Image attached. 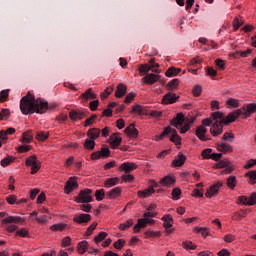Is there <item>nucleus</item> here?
Listing matches in <instances>:
<instances>
[{
  "label": "nucleus",
  "instance_id": "1",
  "mask_svg": "<svg viewBox=\"0 0 256 256\" xmlns=\"http://www.w3.org/2000/svg\"><path fill=\"white\" fill-rule=\"evenodd\" d=\"M253 113H256V103L245 104L243 107L229 113L226 117L223 112L217 111L212 113L210 118L202 120V127H211V135L217 137L223 133V125L235 123L239 117H241V119H249ZM217 119H221V121H217ZM213 121H215V123L211 126Z\"/></svg>",
  "mask_w": 256,
  "mask_h": 256
},
{
  "label": "nucleus",
  "instance_id": "2",
  "mask_svg": "<svg viewBox=\"0 0 256 256\" xmlns=\"http://www.w3.org/2000/svg\"><path fill=\"white\" fill-rule=\"evenodd\" d=\"M49 110V102L43 98L35 99V95L29 92L20 100V111L22 115H33V113H46Z\"/></svg>",
  "mask_w": 256,
  "mask_h": 256
},
{
  "label": "nucleus",
  "instance_id": "3",
  "mask_svg": "<svg viewBox=\"0 0 256 256\" xmlns=\"http://www.w3.org/2000/svg\"><path fill=\"white\" fill-rule=\"evenodd\" d=\"M184 123H188L189 125L195 123V117L189 116L185 118V115H183V113H178L176 117L171 120L170 125H172V127H175L176 129H179V127H183Z\"/></svg>",
  "mask_w": 256,
  "mask_h": 256
},
{
  "label": "nucleus",
  "instance_id": "4",
  "mask_svg": "<svg viewBox=\"0 0 256 256\" xmlns=\"http://www.w3.org/2000/svg\"><path fill=\"white\" fill-rule=\"evenodd\" d=\"M22 219L19 216H8L2 220L3 225L6 226V231L9 233H15L17 231V223H21Z\"/></svg>",
  "mask_w": 256,
  "mask_h": 256
},
{
  "label": "nucleus",
  "instance_id": "5",
  "mask_svg": "<svg viewBox=\"0 0 256 256\" xmlns=\"http://www.w3.org/2000/svg\"><path fill=\"white\" fill-rule=\"evenodd\" d=\"M76 203H91L93 202V190L86 188L79 192L75 197Z\"/></svg>",
  "mask_w": 256,
  "mask_h": 256
},
{
  "label": "nucleus",
  "instance_id": "6",
  "mask_svg": "<svg viewBox=\"0 0 256 256\" xmlns=\"http://www.w3.org/2000/svg\"><path fill=\"white\" fill-rule=\"evenodd\" d=\"M169 133H172L170 141H172V143H175L176 145H181V136L177 135V130L171 128V126L165 128V130L160 135V139H163V137L169 135Z\"/></svg>",
  "mask_w": 256,
  "mask_h": 256
},
{
  "label": "nucleus",
  "instance_id": "7",
  "mask_svg": "<svg viewBox=\"0 0 256 256\" xmlns=\"http://www.w3.org/2000/svg\"><path fill=\"white\" fill-rule=\"evenodd\" d=\"M26 166L31 167V175H35L41 169V161L37 159L36 155H32L26 159Z\"/></svg>",
  "mask_w": 256,
  "mask_h": 256
},
{
  "label": "nucleus",
  "instance_id": "8",
  "mask_svg": "<svg viewBox=\"0 0 256 256\" xmlns=\"http://www.w3.org/2000/svg\"><path fill=\"white\" fill-rule=\"evenodd\" d=\"M216 168L217 169H224L223 170L224 175H229V173H233V171H235V168L233 167V164H231V162H229L228 160H220L216 164Z\"/></svg>",
  "mask_w": 256,
  "mask_h": 256
},
{
  "label": "nucleus",
  "instance_id": "9",
  "mask_svg": "<svg viewBox=\"0 0 256 256\" xmlns=\"http://www.w3.org/2000/svg\"><path fill=\"white\" fill-rule=\"evenodd\" d=\"M155 223V220L151 218H140L138 219V223L134 226V233H139L141 229H145L147 225H153Z\"/></svg>",
  "mask_w": 256,
  "mask_h": 256
},
{
  "label": "nucleus",
  "instance_id": "10",
  "mask_svg": "<svg viewBox=\"0 0 256 256\" xmlns=\"http://www.w3.org/2000/svg\"><path fill=\"white\" fill-rule=\"evenodd\" d=\"M109 155H111V150H109V147H102L100 151H96L91 154V159H101V157L107 159Z\"/></svg>",
  "mask_w": 256,
  "mask_h": 256
},
{
  "label": "nucleus",
  "instance_id": "11",
  "mask_svg": "<svg viewBox=\"0 0 256 256\" xmlns=\"http://www.w3.org/2000/svg\"><path fill=\"white\" fill-rule=\"evenodd\" d=\"M177 99H179V96H177V94L168 92L167 94H165L163 96L162 104L163 105H173V103H177Z\"/></svg>",
  "mask_w": 256,
  "mask_h": 256
},
{
  "label": "nucleus",
  "instance_id": "12",
  "mask_svg": "<svg viewBox=\"0 0 256 256\" xmlns=\"http://www.w3.org/2000/svg\"><path fill=\"white\" fill-rule=\"evenodd\" d=\"M223 187V183L221 182H217L216 184L210 186V188L207 190V192L205 193V196L208 199H211V197H213L214 195H217V193H219V189Z\"/></svg>",
  "mask_w": 256,
  "mask_h": 256
},
{
  "label": "nucleus",
  "instance_id": "13",
  "mask_svg": "<svg viewBox=\"0 0 256 256\" xmlns=\"http://www.w3.org/2000/svg\"><path fill=\"white\" fill-rule=\"evenodd\" d=\"M79 187V184H77V181L75 178L71 177L69 180L66 182V185L64 187V191L66 195H69V193H72L74 189H77Z\"/></svg>",
  "mask_w": 256,
  "mask_h": 256
},
{
  "label": "nucleus",
  "instance_id": "14",
  "mask_svg": "<svg viewBox=\"0 0 256 256\" xmlns=\"http://www.w3.org/2000/svg\"><path fill=\"white\" fill-rule=\"evenodd\" d=\"M74 223H78L79 225H82L83 223H89L91 221V214H79L75 215L73 218Z\"/></svg>",
  "mask_w": 256,
  "mask_h": 256
},
{
  "label": "nucleus",
  "instance_id": "15",
  "mask_svg": "<svg viewBox=\"0 0 256 256\" xmlns=\"http://www.w3.org/2000/svg\"><path fill=\"white\" fill-rule=\"evenodd\" d=\"M160 79H161V75L150 73L143 78V81L147 85H154V83H157V81H159Z\"/></svg>",
  "mask_w": 256,
  "mask_h": 256
},
{
  "label": "nucleus",
  "instance_id": "16",
  "mask_svg": "<svg viewBox=\"0 0 256 256\" xmlns=\"http://www.w3.org/2000/svg\"><path fill=\"white\" fill-rule=\"evenodd\" d=\"M121 141H123V139L118 136L117 133H114L110 136L108 143H110L113 149H116V147H119L121 145Z\"/></svg>",
  "mask_w": 256,
  "mask_h": 256
},
{
  "label": "nucleus",
  "instance_id": "17",
  "mask_svg": "<svg viewBox=\"0 0 256 256\" xmlns=\"http://www.w3.org/2000/svg\"><path fill=\"white\" fill-rule=\"evenodd\" d=\"M137 167L139 166L133 162H124L120 165V170L125 171V173H131V171H135Z\"/></svg>",
  "mask_w": 256,
  "mask_h": 256
},
{
  "label": "nucleus",
  "instance_id": "18",
  "mask_svg": "<svg viewBox=\"0 0 256 256\" xmlns=\"http://www.w3.org/2000/svg\"><path fill=\"white\" fill-rule=\"evenodd\" d=\"M207 134V128L205 126H198L196 128L195 135L200 139V141H209V138L205 137Z\"/></svg>",
  "mask_w": 256,
  "mask_h": 256
},
{
  "label": "nucleus",
  "instance_id": "19",
  "mask_svg": "<svg viewBox=\"0 0 256 256\" xmlns=\"http://www.w3.org/2000/svg\"><path fill=\"white\" fill-rule=\"evenodd\" d=\"M127 93V85L120 83L117 85L116 91H115V97L118 99H121V97H125Z\"/></svg>",
  "mask_w": 256,
  "mask_h": 256
},
{
  "label": "nucleus",
  "instance_id": "20",
  "mask_svg": "<svg viewBox=\"0 0 256 256\" xmlns=\"http://www.w3.org/2000/svg\"><path fill=\"white\" fill-rule=\"evenodd\" d=\"M122 191L123 189L121 187L113 188L106 193V197L108 199H117V197L121 195Z\"/></svg>",
  "mask_w": 256,
  "mask_h": 256
},
{
  "label": "nucleus",
  "instance_id": "21",
  "mask_svg": "<svg viewBox=\"0 0 256 256\" xmlns=\"http://www.w3.org/2000/svg\"><path fill=\"white\" fill-rule=\"evenodd\" d=\"M69 117L72 121H80L81 119H85V113L77 110H72L69 113Z\"/></svg>",
  "mask_w": 256,
  "mask_h": 256
},
{
  "label": "nucleus",
  "instance_id": "22",
  "mask_svg": "<svg viewBox=\"0 0 256 256\" xmlns=\"http://www.w3.org/2000/svg\"><path fill=\"white\" fill-rule=\"evenodd\" d=\"M153 193H155V188L150 186L145 190L138 191V197H142V199H147V197H151Z\"/></svg>",
  "mask_w": 256,
  "mask_h": 256
},
{
  "label": "nucleus",
  "instance_id": "23",
  "mask_svg": "<svg viewBox=\"0 0 256 256\" xmlns=\"http://www.w3.org/2000/svg\"><path fill=\"white\" fill-rule=\"evenodd\" d=\"M187 157L183 154H178L177 158L172 161L173 167H183L185 165Z\"/></svg>",
  "mask_w": 256,
  "mask_h": 256
},
{
  "label": "nucleus",
  "instance_id": "24",
  "mask_svg": "<svg viewBox=\"0 0 256 256\" xmlns=\"http://www.w3.org/2000/svg\"><path fill=\"white\" fill-rule=\"evenodd\" d=\"M218 151L222 153H231L233 152V147L227 143H218L217 144Z\"/></svg>",
  "mask_w": 256,
  "mask_h": 256
},
{
  "label": "nucleus",
  "instance_id": "25",
  "mask_svg": "<svg viewBox=\"0 0 256 256\" xmlns=\"http://www.w3.org/2000/svg\"><path fill=\"white\" fill-rule=\"evenodd\" d=\"M162 221H164L163 227H165V229H171L173 227V217L171 214L163 216Z\"/></svg>",
  "mask_w": 256,
  "mask_h": 256
},
{
  "label": "nucleus",
  "instance_id": "26",
  "mask_svg": "<svg viewBox=\"0 0 256 256\" xmlns=\"http://www.w3.org/2000/svg\"><path fill=\"white\" fill-rule=\"evenodd\" d=\"M125 133L127 135H129V137H138L139 135V130H137V128H135V125L131 124L130 126H128L126 129H125Z\"/></svg>",
  "mask_w": 256,
  "mask_h": 256
},
{
  "label": "nucleus",
  "instance_id": "27",
  "mask_svg": "<svg viewBox=\"0 0 256 256\" xmlns=\"http://www.w3.org/2000/svg\"><path fill=\"white\" fill-rule=\"evenodd\" d=\"M87 135L90 139L95 141V139H99V136L101 135V130L98 128H91L88 130Z\"/></svg>",
  "mask_w": 256,
  "mask_h": 256
},
{
  "label": "nucleus",
  "instance_id": "28",
  "mask_svg": "<svg viewBox=\"0 0 256 256\" xmlns=\"http://www.w3.org/2000/svg\"><path fill=\"white\" fill-rule=\"evenodd\" d=\"M81 99H84V101H89V99H97V95L93 93V89L90 88L81 94Z\"/></svg>",
  "mask_w": 256,
  "mask_h": 256
},
{
  "label": "nucleus",
  "instance_id": "29",
  "mask_svg": "<svg viewBox=\"0 0 256 256\" xmlns=\"http://www.w3.org/2000/svg\"><path fill=\"white\" fill-rule=\"evenodd\" d=\"M105 187L108 189L111 187H115V185H119V177H114V178H108L104 182Z\"/></svg>",
  "mask_w": 256,
  "mask_h": 256
},
{
  "label": "nucleus",
  "instance_id": "30",
  "mask_svg": "<svg viewBox=\"0 0 256 256\" xmlns=\"http://www.w3.org/2000/svg\"><path fill=\"white\" fill-rule=\"evenodd\" d=\"M173 183H175V179L173 178V176H165L160 180V184L163 187H169V185H173Z\"/></svg>",
  "mask_w": 256,
  "mask_h": 256
},
{
  "label": "nucleus",
  "instance_id": "31",
  "mask_svg": "<svg viewBox=\"0 0 256 256\" xmlns=\"http://www.w3.org/2000/svg\"><path fill=\"white\" fill-rule=\"evenodd\" d=\"M89 243L85 240L81 241L78 243V253H80V255H83L85 253H87V247H88Z\"/></svg>",
  "mask_w": 256,
  "mask_h": 256
},
{
  "label": "nucleus",
  "instance_id": "32",
  "mask_svg": "<svg viewBox=\"0 0 256 256\" xmlns=\"http://www.w3.org/2000/svg\"><path fill=\"white\" fill-rule=\"evenodd\" d=\"M177 87H179V79H177V78L171 80V81L168 82V84L166 85V89H167L168 91H174V89H177Z\"/></svg>",
  "mask_w": 256,
  "mask_h": 256
},
{
  "label": "nucleus",
  "instance_id": "33",
  "mask_svg": "<svg viewBox=\"0 0 256 256\" xmlns=\"http://www.w3.org/2000/svg\"><path fill=\"white\" fill-rule=\"evenodd\" d=\"M226 184L229 189H235V187H237V177L229 176L227 178Z\"/></svg>",
  "mask_w": 256,
  "mask_h": 256
},
{
  "label": "nucleus",
  "instance_id": "34",
  "mask_svg": "<svg viewBox=\"0 0 256 256\" xmlns=\"http://www.w3.org/2000/svg\"><path fill=\"white\" fill-rule=\"evenodd\" d=\"M252 52L253 50L251 49H247L246 51H236L233 53V57H235V59H238V57H249Z\"/></svg>",
  "mask_w": 256,
  "mask_h": 256
},
{
  "label": "nucleus",
  "instance_id": "35",
  "mask_svg": "<svg viewBox=\"0 0 256 256\" xmlns=\"http://www.w3.org/2000/svg\"><path fill=\"white\" fill-rule=\"evenodd\" d=\"M181 71V68H175V67H170L165 75L166 77H175L176 75H179V72Z\"/></svg>",
  "mask_w": 256,
  "mask_h": 256
},
{
  "label": "nucleus",
  "instance_id": "36",
  "mask_svg": "<svg viewBox=\"0 0 256 256\" xmlns=\"http://www.w3.org/2000/svg\"><path fill=\"white\" fill-rule=\"evenodd\" d=\"M247 217V212L246 210H241L240 212H236L233 216L232 219L234 221H241V219H245Z\"/></svg>",
  "mask_w": 256,
  "mask_h": 256
},
{
  "label": "nucleus",
  "instance_id": "37",
  "mask_svg": "<svg viewBox=\"0 0 256 256\" xmlns=\"http://www.w3.org/2000/svg\"><path fill=\"white\" fill-rule=\"evenodd\" d=\"M85 149H88V151H93L95 149V140L92 139H86L84 142Z\"/></svg>",
  "mask_w": 256,
  "mask_h": 256
},
{
  "label": "nucleus",
  "instance_id": "38",
  "mask_svg": "<svg viewBox=\"0 0 256 256\" xmlns=\"http://www.w3.org/2000/svg\"><path fill=\"white\" fill-rule=\"evenodd\" d=\"M182 247H184V249H186L187 251H195V249H197V245L193 244V242L191 241H184L182 243Z\"/></svg>",
  "mask_w": 256,
  "mask_h": 256
},
{
  "label": "nucleus",
  "instance_id": "39",
  "mask_svg": "<svg viewBox=\"0 0 256 256\" xmlns=\"http://www.w3.org/2000/svg\"><path fill=\"white\" fill-rule=\"evenodd\" d=\"M31 141H33V134H31V131L24 132L22 143H31Z\"/></svg>",
  "mask_w": 256,
  "mask_h": 256
},
{
  "label": "nucleus",
  "instance_id": "40",
  "mask_svg": "<svg viewBox=\"0 0 256 256\" xmlns=\"http://www.w3.org/2000/svg\"><path fill=\"white\" fill-rule=\"evenodd\" d=\"M226 105H228V107H233L234 109H237V107H239V100L235 98H228L226 101Z\"/></svg>",
  "mask_w": 256,
  "mask_h": 256
},
{
  "label": "nucleus",
  "instance_id": "41",
  "mask_svg": "<svg viewBox=\"0 0 256 256\" xmlns=\"http://www.w3.org/2000/svg\"><path fill=\"white\" fill-rule=\"evenodd\" d=\"M36 139L38 141H47L49 139V132H37Z\"/></svg>",
  "mask_w": 256,
  "mask_h": 256
},
{
  "label": "nucleus",
  "instance_id": "42",
  "mask_svg": "<svg viewBox=\"0 0 256 256\" xmlns=\"http://www.w3.org/2000/svg\"><path fill=\"white\" fill-rule=\"evenodd\" d=\"M233 139H235V135L231 132H225L223 134L222 140L228 141L229 143H233Z\"/></svg>",
  "mask_w": 256,
  "mask_h": 256
},
{
  "label": "nucleus",
  "instance_id": "43",
  "mask_svg": "<svg viewBox=\"0 0 256 256\" xmlns=\"http://www.w3.org/2000/svg\"><path fill=\"white\" fill-rule=\"evenodd\" d=\"M246 177H249L251 185H255L256 183V171H249L246 173Z\"/></svg>",
  "mask_w": 256,
  "mask_h": 256
},
{
  "label": "nucleus",
  "instance_id": "44",
  "mask_svg": "<svg viewBox=\"0 0 256 256\" xmlns=\"http://www.w3.org/2000/svg\"><path fill=\"white\" fill-rule=\"evenodd\" d=\"M129 227H133V219H129L125 223L119 225V229H121V231H125V229H129Z\"/></svg>",
  "mask_w": 256,
  "mask_h": 256
},
{
  "label": "nucleus",
  "instance_id": "45",
  "mask_svg": "<svg viewBox=\"0 0 256 256\" xmlns=\"http://www.w3.org/2000/svg\"><path fill=\"white\" fill-rule=\"evenodd\" d=\"M95 197H96V200L103 201V199H105V190L104 189L96 190Z\"/></svg>",
  "mask_w": 256,
  "mask_h": 256
},
{
  "label": "nucleus",
  "instance_id": "46",
  "mask_svg": "<svg viewBox=\"0 0 256 256\" xmlns=\"http://www.w3.org/2000/svg\"><path fill=\"white\" fill-rule=\"evenodd\" d=\"M9 91H10L9 89H6L0 92L1 103H4V101H7V99H9Z\"/></svg>",
  "mask_w": 256,
  "mask_h": 256
},
{
  "label": "nucleus",
  "instance_id": "47",
  "mask_svg": "<svg viewBox=\"0 0 256 256\" xmlns=\"http://www.w3.org/2000/svg\"><path fill=\"white\" fill-rule=\"evenodd\" d=\"M67 227V224H53L50 229L51 231H63Z\"/></svg>",
  "mask_w": 256,
  "mask_h": 256
},
{
  "label": "nucleus",
  "instance_id": "48",
  "mask_svg": "<svg viewBox=\"0 0 256 256\" xmlns=\"http://www.w3.org/2000/svg\"><path fill=\"white\" fill-rule=\"evenodd\" d=\"M195 233H201L202 237H207L209 235V231H207V228L203 227H196L194 228Z\"/></svg>",
  "mask_w": 256,
  "mask_h": 256
},
{
  "label": "nucleus",
  "instance_id": "49",
  "mask_svg": "<svg viewBox=\"0 0 256 256\" xmlns=\"http://www.w3.org/2000/svg\"><path fill=\"white\" fill-rule=\"evenodd\" d=\"M202 91H203V88H201V86L195 85L192 89V94L194 95V97H199Z\"/></svg>",
  "mask_w": 256,
  "mask_h": 256
},
{
  "label": "nucleus",
  "instance_id": "50",
  "mask_svg": "<svg viewBox=\"0 0 256 256\" xmlns=\"http://www.w3.org/2000/svg\"><path fill=\"white\" fill-rule=\"evenodd\" d=\"M249 207L256 205V192H253L246 203Z\"/></svg>",
  "mask_w": 256,
  "mask_h": 256
},
{
  "label": "nucleus",
  "instance_id": "51",
  "mask_svg": "<svg viewBox=\"0 0 256 256\" xmlns=\"http://www.w3.org/2000/svg\"><path fill=\"white\" fill-rule=\"evenodd\" d=\"M146 237H161V231L147 230L145 232Z\"/></svg>",
  "mask_w": 256,
  "mask_h": 256
},
{
  "label": "nucleus",
  "instance_id": "52",
  "mask_svg": "<svg viewBox=\"0 0 256 256\" xmlns=\"http://www.w3.org/2000/svg\"><path fill=\"white\" fill-rule=\"evenodd\" d=\"M172 197H173L174 201H178V199H180V197H181V189L174 188L172 190Z\"/></svg>",
  "mask_w": 256,
  "mask_h": 256
},
{
  "label": "nucleus",
  "instance_id": "53",
  "mask_svg": "<svg viewBox=\"0 0 256 256\" xmlns=\"http://www.w3.org/2000/svg\"><path fill=\"white\" fill-rule=\"evenodd\" d=\"M243 23H245L243 20H240L239 18H235L233 20L234 31H237L239 29V27H241L243 25Z\"/></svg>",
  "mask_w": 256,
  "mask_h": 256
},
{
  "label": "nucleus",
  "instance_id": "54",
  "mask_svg": "<svg viewBox=\"0 0 256 256\" xmlns=\"http://www.w3.org/2000/svg\"><path fill=\"white\" fill-rule=\"evenodd\" d=\"M107 237L106 232H100L95 238L94 241L95 243H101V241L105 240Z\"/></svg>",
  "mask_w": 256,
  "mask_h": 256
},
{
  "label": "nucleus",
  "instance_id": "55",
  "mask_svg": "<svg viewBox=\"0 0 256 256\" xmlns=\"http://www.w3.org/2000/svg\"><path fill=\"white\" fill-rule=\"evenodd\" d=\"M211 153H213V149L206 148L202 151V157L204 159H211Z\"/></svg>",
  "mask_w": 256,
  "mask_h": 256
},
{
  "label": "nucleus",
  "instance_id": "56",
  "mask_svg": "<svg viewBox=\"0 0 256 256\" xmlns=\"http://www.w3.org/2000/svg\"><path fill=\"white\" fill-rule=\"evenodd\" d=\"M11 163H13V159H11V157H6L1 160L0 165L2 167H9V165H11Z\"/></svg>",
  "mask_w": 256,
  "mask_h": 256
},
{
  "label": "nucleus",
  "instance_id": "57",
  "mask_svg": "<svg viewBox=\"0 0 256 256\" xmlns=\"http://www.w3.org/2000/svg\"><path fill=\"white\" fill-rule=\"evenodd\" d=\"M80 209L85 213H91V209H93V206H91L90 204L83 203L80 205Z\"/></svg>",
  "mask_w": 256,
  "mask_h": 256
},
{
  "label": "nucleus",
  "instance_id": "58",
  "mask_svg": "<svg viewBox=\"0 0 256 256\" xmlns=\"http://www.w3.org/2000/svg\"><path fill=\"white\" fill-rule=\"evenodd\" d=\"M16 235H19L20 237H29V231L25 228H21L16 231Z\"/></svg>",
  "mask_w": 256,
  "mask_h": 256
},
{
  "label": "nucleus",
  "instance_id": "59",
  "mask_svg": "<svg viewBox=\"0 0 256 256\" xmlns=\"http://www.w3.org/2000/svg\"><path fill=\"white\" fill-rule=\"evenodd\" d=\"M10 115L11 111H9V109H2V111H0V119H8Z\"/></svg>",
  "mask_w": 256,
  "mask_h": 256
},
{
  "label": "nucleus",
  "instance_id": "60",
  "mask_svg": "<svg viewBox=\"0 0 256 256\" xmlns=\"http://www.w3.org/2000/svg\"><path fill=\"white\" fill-rule=\"evenodd\" d=\"M111 93H113V87L112 86H108L105 89L104 93L102 94V98L103 99H107L111 95Z\"/></svg>",
  "mask_w": 256,
  "mask_h": 256
},
{
  "label": "nucleus",
  "instance_id": "61",
  "mask_svg": "<svg viewBox=\"0 0 256 256\" xmlns=\"http://www.w3.org/2000/svg\"><path fill=\"white\" fill-rule=\"evenodd\" d=\"M113 245L115 249H123V247H125V240L119 239Z\"/></svg>",
  "mask_w": 256,
  "mask_h": 256
},
{
  "label": "nucleus",
  "instance_id": "62",
  "mask_svg": "<svg viewBox=\"0 0 256 256\" xmlns=\"http://www.w3.org/2000/svg\"><path fill=\"white\" fill-rule=\"evenodd\" d=\"M97 119V115H92L90 118L86 119L85 122H84V126L85 127H89L91 125H93V121Z\"/></svg>",
  "mask_w": 256,
  "mask_h": 256
},
{
  "label": "nucleus",
  "instance_id": "63",
  "mask_svg": "<svg viewBox=\"0 0 256 256\" xmlns=\"http://www.w3.org/2000/svg\"><path fill=\"white\" fill-rule=\"evenodd\" d=\"M95 229H97V222H94L92 225H90L87 228V231H86L87 237H89V235H91L93 233V231H95Z\"/></svg>",
  "mask_w": 256,
  "mask_h": 256
},
{
  "label": "nucleus",
  "instance_id": "64",
  "mask_svg": "<svg viewBox=\"0 0 256 256\" xmlns=\"http://www.w3.org/2000/svg\"><path fill=\"white\" fill-rule=\"evenodd\" d=\"M132 113H138V115H143V106L136 105L132 109Z\"/></svg>",
  "mask_w": 256,
  "mask_h": 256
}]
</instances>
